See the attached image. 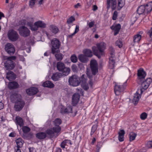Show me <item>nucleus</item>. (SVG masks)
Returning <instances> with one entry per match:
<instances>
[{"label":"nucleus","mask_w":152,"mask_h":152,"mask_svg":"<svg viewBox=\"0 0 152 152\" xmlns=\"http://www.w3.org/2000/svg\"><path fill=\"white\" fill-rule=\"evenodd\" d=\"M96 45L97 48L95 46L92 47V50L94 55L100 58L101 56L104 54V50L106 48V44L104 42H101L97 44Z\"/></svg>","instance_id":"nucleus-1"},{"label":"nucleus","mask_w":152,"mask_h":152,"mask_svg":"<svg viewBox=\"0 0 152 152\" xmlns=\"http://www.w3.org/2000/svg\"><path fill=\"white\" fill-rule=\"evenodd\" d=\"M51 53L54 54L56 53L60 52L59 48L61 46V42L57 39L54 38L51 41Z\"/></svg>","instance_id":"nucleus-2"},{"label":"nucleus","mask_w":152,"mask_h":152,"mask_svg":"<svg viewBox=\"0 0 152 152\" xmlns=\"http://www.w3.org/2000/svg\"><path fill=\"white\" fill-rule=\"evenodd\" d=\"M69 84L73 86H77L80 83V78L77 75H74L70 77L68 79Z\"/></svg>","instance_id":"nucleus-3"},{"label":"nucleus","mask_w":152,"mask_h":152,"mask_svg":"<svg viewBox=\"0 0 152 152\" xmlns=\"http://www.w3.org/2000/svg\"><path fill=\"white\" fill-rule=\"evenodd\" d=\"M8 39L12 42L17 41L18 39L19 36L17 32L13 29L10 30L7 33Z\"/></svg>","instance_id":"nucleus-4"},{"label":"nucleus","mask_w":152,"mask_h":152,"mask_svg":"<svg viewBox=\"0 0 152 152\" xmlns=\"http://www.w3.org/2000/svg\"><path fill=\"white\" fill-rule=\"evenodd\" d=\"M15 60L10 59L4 61L3 64L5 69L7 70L13 69L15 66V63L14 61Z\"/></svg>","instance_id":"nucleus-5"},{"label":"nucleus","mask_w":152,"mask_h":152,"mask_svg":"<svg viewBox=\"0 0 152 152\" xmlns=\"http://www.w3.org/2000/svg\"><path fill=\"white\" fill-rule=\"evenodd\" d=\"M20 35L24 37H27L29 36L30 31L26 27L24 26L20 27L18 29Z\"/></svg>","instance_id":"nucleus-6"},{"label":"nucleus","mask_w":152,"mask_h":152,"mask_svg":"<svg viewBox=\"0 0 152 152\" xmlns=\"http://www.w3.org/2000/svg\"><path fill=\"white\" fill-rule=\"evenodd\" d=\"M137 82L138 83H140L141 81L144 80L146 74L145 72L144 71L142 68H140L137 71Z\"/></svg>","instance_id":"nucleus-7"},{"label":"nucleus","mask_w":152,"mask_h":152,"mask_svg":"<svg viewBox=\"0 0 152 152\" xmlns=\"http://www.w3.org/2000/svg\"><path fill=\"white\" fill-rule=\"evenodd\" d=\"M90 66L92 75H96L98 71V65L96 61L91 60L90 63Z\"/></svg>","instance_id":"nucleus-8"},{"label":"nucleus","mask_w":152,"mask_h":152,"mask_svg":"<svg viewBox=\"0 0 152 152\" xmlns=\"http://www.w3.org/2000/svg\"><path fill=\"white\" fill-rule=\"evenodd\" d=\"M15 103L14 107L15 110L17 111H20L21 110L25 104L24 102L22 99Z\"/></svg>","instance_id":"nucleus-9"},{"label":"nucleus","mask_w":152,"mask_h":152,"mask_svg":"<svg viewBox=\"0 0 152 152\" xmlns=\"http://www.w3.org/2000/svg\"><path fill=\"white\" fill-rule=\"evenodd\" d=\"M5 49L7 53L10 55H13L15 51L14 46L10 43H7L5 45Z\"/></svg>","instance_id":"nucleus-10"},{"label":"nucleus","mask_w":152,"mask_h":152,"mask_svg":"<svg viewBox=\"0 0 152 152\" xmlns=\"http://www.w3.org/2000/svg\"><path fill=\"white\" fill-rule=\"evenodd\" d=\"M35 27L33 29L34 31H36L38 30V28H44L46 27V24L43 21L41 20H39L34 23Z\"/></svg>","instance_id":"nucleus-11"},{"label":"nucleus","mask_w":152,"mask_h":152,"mask_svg":"<svg viewBox=\"0 0 152 152\" xmlns=\"http://www.w3.org/2000/svg\"><path fill=\"white\" fill-rule=\"evenodd\" d=\"M11 102L15 103L22 99V96L20 94L17 93H14L12 94L10 96Z\"/></svg>","instance_id":"nucleus-12"},{"label":"nucleus","mask_w":152,"mask_h":152,"mask_svg":"<svg viewBox=\"0 0 152 152\" xmlns=\"http://www.w3.org/2000/svg\"><path fill=\"white\" fill-rule=\"evenodd\" d=\"M116 0H107V8L108 10L110 7V3L111 4V8L112 10H113L115 9L116 7Z\"/></svg>","instance_id":"nucleus-13"},{"label":"nucleus","mask_w":152,"mask_h":152,"mask_svg":"<svg viewBox=\"0 0 152 152\" xmlns=\"http://www.w3.org/2000/svg\"><path fill=\"white\" fill-rule=\"evenodd\" d=\"M80 98V95L78 94H75L72 97V103L73 106H75L77 104Z\"/></svg>","instance_id":"nucleus-14"},{"label":"nucleus","mask_w":152,"mask_h":152,"mask_svg":"<svg viewBox=\"0 0 152 152\" xmlns=\"http://www.w3.org/2000/svg\"><path fill=\"white\" fill-rule=\"evenodd\" d=\"M141 83H138L139 84L141 85V88L140 89L137 90V93L140 92V94H142L143 92L148 88L149 85L145 83L144 80L141 81Z\"/></svg>","instance_id":"nucleus-15"},{"label":"nucleus","mask_w":152,"mask_h":152,"mask_svg":"<svg viewBox=\"0 0 152 152\" xmlns=\"http://www.w3.org/2000/svg\"><path fill=\"white\" fill-rule=\"evenodd\" d=\"M38 89L35 87H32L26 90L27 94L29 95H33L36 94L38 92Z\"/></svg>","instance_id":"nucleus-16"},{"label":"nucleus","mask_w":152,"mask_h":152,"mask_svg":"<svg viewBox=\"0 0 152 152\" xmlns=\"http://www.w3.org/2000/svg\"><path fill=\"white\" fill-rule=\"evenodd\" d=\"M8 87L10 89L17 88L19 87V85L18 83L15 81L10 82L8 84Z\"/></svg>","instance_id":"nucleus-17"},{"label":"nucleus","mask_w":152,"mask_h":152,"mask_svg":"<svg viewBox=\"0 0 152 152\" xmlns=\"http://www.w3.org/2000/svg\"><path fill=\"white\" fill-rule=\"evenodd\" d=\"M6 77L10 80H14L16 78V75L13 72L10 71L7 73Z\"/></svg>","instance_id":"nucleus-18"},{"label":"nucleus","mask_w":152,"mask_h":152,"mask_svg":"<svg viewBox=\"0 0 152 152\" xmlns=\"http://www.w3.org/2000/svg\"><path fill=\"white\" fill-rule=\"evenodd\" d=\"M72 107L70 105H69L64 109L63 108L61 109V110L60 111V113L62 114L72 113Z\"/></svg>","instance_id":"nucleus-19"},{"label":"nucleus","mask_w":152,"mask_h":152,"mask_svg":"<svg viewBox=\"0 0 152 152\" xmlns=\"http://www.w3.org/2000/svg\"><path fill=\"white\" fill-rule=\"evenodd\" d=\"M146 12L145 14L148 15L152 10V1H150L146 4L145 6Z\"/></svg>","instance_id":"nucleus-20"},{"label":"nucleus","mask_w":152,"mask_h":152,"mask_svg":"<svg viewBox=\"0 0 152 152\" xmlns=\"http://www.w3.org/2000/svg\"><path fill=\"white\" fill-rule=\"evenodd\" d=\"M62 77V75L61 73L56 72L53 74L51 77V78L53 80L56 81L58 80L59 78Z\"/></svg>","instance_id":"nucleus-21"},{"label":"nucleus","mask_w":152,"mask_h":152,"mask_svg":"<svg viewBox=\"0 0 152 152\" xmlns=\"http://www.w3.org/2000/svg\"><path fill=\"white\" fill-rule=\"evenodd\" d=\"M145 8V5H141L138 8L137 10V12L139 15L142 14H144V15H146L145 14V12H146Z\"/></svg>","instance_id":"nucleus-22"},{"label":"nucleus","mask_w":152,"mask_h":152,"mask_svg":"<svg viewBox=\"0 0 152 152\" xmlns=\"http://www.w3.org/2000/svg\"><path fill=\"white\" fill-rule=\"evenodd\" d=\"M114 89L115 94L117 95L118 94H117V93H120L123 91L124 90V88L123 86H121L120 85H115Z\"/></svg>","instance_id":"nucleus-23"},{"label":"nucleus","mask_w":152,"mask_h":152,"mask_svg":"<svg viewBox=\"0 0 152 152\" xmlns=\"http://www.w3.org/2000/svg\"><path fill=\"white\" fill-rule=\"evenodd\" d=\"M36 137L39 140H43L46 137L47 135L45 132H41L36 134Z\"/></svg>","instance_id":"nucleus-24"},{"label":"nucleus","mask_w":152,"mask_h":152,"mask_svg":"<svg viewBox=\"0 0 152 152\" xmlns=\"http://www.w3.org/2000/svg\"><path fill=\"white\" fill-rule=\"evenodd\" d=\"M79 60L83 63H86L88 61V57L84 54L80 55L78 56Z\"/></svg>","instance_id":"nucleus-25"},{"label":"nucleus","mask_w":152,"mask_h":152,"mask_svg":"<svg viewBox=\"0 0 152 152\" xmlns=\"http://www.w3.org/2000/svg\"><path fill=\"white\" fill-rule=\"evenodd\" d=\"M45 133L50 138H53L55 136L52 128L48 129L45 131Z\"/></svg>","instance_id":"nucleus-26"},{"label":"nucleus","mask_w":152,"mask_h":152,"mask_svg":"<svg viewBox=\"0 0 152 152\" xmlns=\"http://www.w3.org/2000/svg\"><path fill=\"white\" fill-rule=\"evenodd\" d=\"M65 67V65L63 63L61 62H58L56 64V68L58 70L61 72Z\"/></svg>","instance_id":"nucleus-27"},{"label":"nucleus","mask_w":152,"mask_h":152,"mask_svg":"<svg viewBox=\"0 0 152 152\" xmlns=\"http://www.w3.org/2000/svg\"><path fill=\"white\" fill-rule=\"evenodd\" d=\"M42 86L44 87L52 88L54 87V84L52 82L50 81H47L44 82L42 84Z\"/></svg>","instance_id":"nucleus-28"},{"label":"nucleus","mask_w":152,"mask_h":152,"mask_svg":"<svg viewBox=\"0 0 152 152\" xmlns=\"http://www.w3.org/2000/svg\"><path fill=\"white\" fill-rule=\"evenodd\" d=\"M83 52L88 57H91L93 56L91 50L89 49H84L83 50Z\"/></svg>","instance_id":"nucleus-29"},{"label":"nucleus","mask_w":152,"mask_h":152,"mask_svg":"<svg viewBox=\"0 0 152 152\" xmlns=\"http://www.w3.org/2000/svg\"><path fill=\"white\" fill-rule=\"evenodd\" d=\"M125 132L124 130H121L118 132V140L120 142H122L124 140V135Z\"/></svg>","instance_id":"nucleus-30"},{"label":"nucleus","mask_w":152,"mask_h":152,"mask_svg":"<svg viewBox=\"0 0 152 152\" xmlns=\"http://www.w3.org/2000/svg\"><path fill=\"white\" fill-rule=\"evenodd\" d=\"M16 57L15 56H3L2 58V64L4 63V61H6L7 60L10 59L11 60H16Z\"/></svg>","instance_id":"nucleus-31"},{"label":"nucleus","mask_w":152,"mask_h":152,"mask_svg":"<svg viewBox=\"0 0 152 152\" xmlns=\"http://www.w3.org/2000/svg\"><path fill=\"white\" fill-rule=\"evenodd\" d=\"M140 92L137 93L136 94H135L134 96V98L133 99V102L134 103V104L135 105H136L138 103V102L139 100V96L140 94H139Z\"/></svg>","instance_id":"nucleus-32"},{"label":"nucleus","mask_w":152,"mask_h":152,"mask_svg":"<svg viewBox=\"0 0 152 152\" xmlns=\"http://www.w3.org/2000/svg\"><path fill=\"white\" fill-rule=\"evenodd\" d=\"M70 71V69L69 68L65 67L63 69V70L61 71L62 72V73H61L62 76L67 75L69 73Z\"/></svg>","instance_id":"nucleus-33"},{"label":"nucleus","mask_w":152,"mask_h":152,"mask_svg":"<svg viewBox=\"0 0 152 152\" xmlns=\"http://www.w3.org/2000/svg\"><path fill=\"white\" fill-rule=\"evenodd\" d=\"M50 29L52 32L54 34L57 33L59 30L57 26L54 25H51L50 26Z\"/></svg>","instance_id":"nucleus-34"},{"label":"nucleus","mask_w":152,"mask_h":152,"mask_svg":"<svg viewBox=\"0 0 152 152\" xmlns=\"http://www.w3.org/2000/svg\"><path fill=\"white\" fill-rule=\"evenodd\" d=\"M17 146L16 148H20L22 147L23 141L21 138H18L16 140Z\"/></svg>","instance_id":"nucleus-35"},{"label":"nucleus","mask_w":152,"mask_h":152,"mask_svg":"<svg viewBox=\"0 0 152 152\" xmlns=\"http://www.w3.org/2000/svg\"><path fill=\"white\" fill-rule=\"evenodd\" d=\"M56 59L57 61H61L63 58L64 56L61 53H56L54 54Z\"/></svg>","instance_id":"nucleus-36"},{"label":"nucleus","mask_w":152,"mask_h":152,"mask_svg":"<svg viewBox=\"0 0 152 152\" xmlns=\"http://www.w3.org/2000/svg\"><path fill=\"white\" fill-rule=\"evenodd\" d=\"M69 144L72 145V143L71 141L70 140H64L61 144V147L62 148H65V146L66 145H67V144Z\"/></svg>","instance_id":"nucleus-37"},{"label":"nucleus","mask_w":152,"mask_h":152,"mask_svg":"<svg viewBox=\"0 0 152 152\" xmlns=\"http://www.w3.org/2000/svg\"><path fill=\"white\" fill-rule=\"evenodd\" d=\"M141 38V36L139 34L135 35L133 37V42L134 43L138 42L140 41Z\"/></svg>","instance_id":"nucleus-38"},{"label":"nucleus","mask_w":152,"mask_h":152,"mask_svg":"<svg viewBox=\"0 0 152 152\" xmlns=\"http://www.w3.org/2000/svg\"><path fill=\"white\" fill-rule=\"evenodd\" d=\"M16 121L17 124L20 126H21L23 125V122L21 118L19 117H16Z\"/></svg>","instance_id":"nucleus-39"},{"label":"nucleus","mask_w":152,"mask_h":152,"mask_svg":"<svg viewBox=\"0 0 152 152\" xmlns=\"http://www.w3.org/2000/svg\"><path fill=\"white\" fill-rule=\"evenodd\" d=\"M110 56L109 61V65L111 67L110 68H112L114 66L115 60L114 58V57H112Z\"/></svg>","instance_id":"nucleus-40"},{"label":"nucleus","mask_w":152,"mask_h":152,"mask_svg":"<svg viewBox=\"0 0 152 152\" xmlns=\"http://www.w3.org/2000/svg\"><path fill=\"white\" fill-rule=\"evenodd\" d=\"M61 120L59 118H57L53 121L54 125L56 126H60L59 125L61 124Z\"/></svg>","instance_id":"nucleus-41"},{"label":"nucleus","mask_w":152,"mask_h":152,"mask_svg":"<svg viewBox=\"0 0 152 152\" xmlns=\"http://www.w3.org/2000/svg\"><path fill=\"white\" fill-rule=\"evenodd\" d=\"M27 25L29 27V28L32 31H34L33 29L35 27L34 23L33 24V21H28L27 22Z\"/></svg>","instance_id":"nucleus-42"},{"label":"nucleus","mask_w":152,"mask_h":152,"mask_svg":"<svg viewBox=\"0 0 152 152\" xmlns=\"http://www.w3.org/2000/svg\"><path fill=\"white\" fill-rule=\"evenodd\" d=\"M125 0H118V10H120L124 6L125 4Z\"/></svg>","instance_id":"nucleus-43"},{"label":"nucleus","mask_w":152,"mask_h":152,"mask_svg":"<svg viewBox=\"0 0 152 152\" xmlns=\"http://www.w3.org/2000/svg\"><path fill=\"white\" fill-rule=\"evenodd\" d=\"M54 133L55 134H58L59 132L61 130V128L60 126H55L52 128Z\"/></svg>","instance_id":"nucleus-44"},{"label":"nucleus","mask_w":152,"mask_h":152,"mask_svg":"<svg viewBox=\"0 0 152 152\" xmlns=\"http://www.w3.org/2000/svg\"><path fill=\"white\" fill-rule=\"evenodd\" d=\"M137 134L134 132H131L129 133V140L130 141L134 140Z\"/></svg>","instance_id":"nucleus-45"},{"label":"nucleus","mask_w":152,"mask_h":152,"mask_svg":"<svg viewBox=\"0 0 152 152\" xmlns=\"http://www.w3.org/2000/svg\"><path fill=\"white\" fill-rule=\"evenodd\" d=\"M86 76L84 75H83L80 78V83L82 82V84H84L86 83L87 79Z\"/></svg>","instance_id":"nucleus-46"},{"label":"nucleus","mask_w":152,"mask_h":152,"mask_svg":"<svg viewBox=\"0 0 152 152\" xmlns=\"http://www.w3.org/2000/svg\"><path fill=\"white\" fill-rule=\"evenodd\" d=\"M75 20V18L73 16H71L67 20V23L68 24H70Z\"/></svg>","instance_id":"nucleus-47"},{"label":"nucleus","mask_w":152,"mask_h":152,"mask_svg":"<svg viewBox=\"0 0 152 152\" xmlns=\"http://www.w3.org/2000/svg\"><path fill=\"white\" fill-rule=\"evenodd\" d=\"M22 129L23 132L25 133L28 132L30 130V128L26 126H23Z\"/></svg>","instance_id":"nucleus-48"},{"label":"nucleus","mask_w":152,"mask_h":152,"mask_svg":"<svg viewBox=\"0 0 152 152\" xmlns=\"http://www.w3.org/2000/svg\"><path fill=\"white\" fill-rule=\"evenodd\" d=\"M97 128V125L95 124L93 125L92 127L91 132V135H92L93 134L95 131L96 130Z\"/></svg>","instance_id":"nucleus-49"},{"label":"nucleus","mask_w":152,"mask_h":152,"mask_svg":"<svg viewBox=\"0 0 152 152\" xmlns=\"http://www.w3.org/2000/svg\"><path fill=\"white\" fill-rule=\"evenodd\" d=\"M71 61L73 63L76 62L77 60V58L75 55H73L71 57Z\"/></svg>","instance_id":"nucleus-50"},{"label":"nucleus","mask_w":152,"mask_h":152,"mask_svg":"<svg viewBox=\"0 0 152 152\" xmlns=\"http://www.w3.org/2000/svg\"><path fill=\"white\" fill-rule=\"evenodd\" d=\"M115 44L116 45L118 46L119 48H121L122 46V42L121 41L119 40L116 41Z\"/></svg>","instance_id":"nucleus-51"},{"label":"nucleus","mask_w":152,"mask_h":152,"mask_svg":"<svg viewBox=\"0 0 152 152\" xmlns=\"http://www.w3.org/2000/svg\"><path fill=\"white\" fill-rule=\"evenodd\" d=\"M36 1L34 0H30L29 3V6L31 8H32L34 7Z\"/></svg>","instance_id":"nucleus-52"},{"label":"nucleus","mask_w":152,"mask_h":152,"mask_svg":"<svg viewBox=\"0 0 152 152\" xmlns=\"http://www.w3.org/2000/svg\"><path fill=\"white\" fill-rule=\"evenodd\" d=\"M110 56L112 57H115V50L112 47H110Z\"/></svg>","instance_id":"nucleus-53"},{"label":"nucleus","mask_w":152,"mask_h":152,"mask_svg":"<svg viewBox=\"0 0 152 152\" xmlns=\"http://www.w3.org/2000/svg\"><path fill=\"white\" fill-rule=\"evenodd\" d=\"M147 115L145 113H142L140 115V117L142 120H145L147 117Z\"/></svg>","instance_id":"nucleus-54"},{"label":"nucleus","mask_w":152,"mask_h":152,"mask_svg":"<svg viewBox=\"0 0 152 152\" xmlns=\"http://www.w3.org/2000/svg\"><path fill=\"white\" fill-rule=\"evenodd\" d=\"M144 82L149 85L152 82V80L150 78H147L145 80L144 79Z\"/></svg>","instance_id":"nucleus-55"},{"label":"nucleus","mask_w":152,"mask_h":152,"mask_svg":"<svg viewBox=\"0 0 152 152\" xmlns=\"http://www.w3.org/2000/svg\"><path fill=\"white\" fill-rule=\"evenodd\" d=\"M118 16V12L117 11H115L113 14L112 17V19L113 20H115L116 19Z\"/></svg>","instance_id":"nucleus-56"},{"label":"nucleus","mask_w":152,"mask_h":152,"mask_svg":"<svg viewBox=\"0 0 152 152\" xmlns=\"http://www.w3.org/2000/svg\"><path fill=\"white\" fill-rule=\"evenodd\" d=\"M121 28V25H120V24H118L116 25L114 27V29L115 30H116L118 31H119Z\"/></svg>","instance_id":"nucleus-57"},{"label":"nucleus","mask_w":152,"mask_h":152,"mask_svg":"<svg viewBox=\"0 0 152 152\" xmlns=\"http://www.w3.org/2000/svg\"><path fill=\"white\" fill-rule=\"evenodd\" d=\"M146 146L148 148L152 147V141H149L146 144Z\"/></svg>","instance_id":"nucleus-58"},{"label":"nucleus","mask_w":152,"mask_h":152,"mask_svg":"<svg viewBox=\"0 0 152 152\" xmlns=\"http://www.w3.org/2000/svg\"><path fill=\"white\" fill-rule=\"evenodd\" d=\"M86 74L90 78H91L92 77V75L91 73L90 70L89 69H87L86 71Z\"/></svg>","instance_id":"nucleus-59"},{"label":"nucleus","mask_w":152,"mask_h":152,"mask_svg":"<svg viewBox=\"0 0 152 152\" xmlns=\"http://www.w3.org/2000/svg\"><path fill=\"white\" fill-rule=\"evenodd\" d=\"M83 88L85 90H87L89 88V87L88 85L87 84H86V83H85L84 84H82Z\"/></svg>","instance_id":"nucleus-60"},{"label":"nucleus","mask_w":152,"mask_h":152,"mask_svg":"<svg viewBox=\"0 0 152 152\" xmlns=\"http://www.w3.org/2000/svg\"><path fill=\"white\" fill-rule=\"evenodd\" d=\"M94 24V21H91L88 24V26L89 28H91L93 26Z\"/></svg>","instance_id":"nucleus-61"},{"label":"nucleus","mask_w":152,"mask_h":152,"mask_svg":"<svg viewBox=\"0 0 152 152\" xmlns=\"http://www.w3.org/2000/svg\"><path fill=\"white\" fill-rule=\"evenodd\" d=\"M79 31V26L78 25H76L75 30V31L74 32L75 34H76Z\"/></svg>","instance_id":"nucleus-62"},{"label":"nucleus","mask_w":152,"mask_h":152,"mask_svg":"<svg viewBox=\"0 0 152 152\" xmlns=\"http://www.w3.org/2000/svg\"><path fill=\"white\" fill-rule=\"evenodd\" d=\"M148 34L149 35L150 37L152 39V27L151 28L150 30L149 31Z\"/></svg>","instance_id":"nucleus-63"},{"label":"nucleus","mask_w":152,"mask_h":152,"mask_svg":"<svg viewBox=\"0 0 152 152\" xmlns=\"http://www.w3.org/2000/svg\"><path fill=\"white\" fill-rule=\"evenodd\" d=\"M29 152H36L35 148L33 147H30L29 148Z\"/></svg>","instance_id":"nucleus-64"}]
</instances>
